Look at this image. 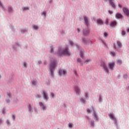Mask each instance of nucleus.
I'll return each instance as SVG.
<instances>
[{
    "label": "nucleus",
    "mask_w": 129,
    "mask_h": 129,
    "mask_svg": "<svg viewBox=\"0 0 129 129\" xmlns=\"http://www.w3.org/2000/svg\"><path fill=\"white\" fill-rule=\"evenodd\" d=\"M69 49L68 46H66L64 48H62V50L61 48L58 49V55L61 56V55H66V56H70L71 53L69 51Z\"/></svg>",
    "instance_id": "obj_1"
},
{
    "label": "nucleus",
    "mask_w": 129,
    "mask_h": 129,
    "mask_svg": "<svg viewBox=\"0 0 129 129\" xmlns=\"http://www.w3.org/2000/svg\"><path fill=\"white\" fill-rule=\"evenodd\" d=\"M51 62L49 65V69L51 71V76H53L54 75V74H53V72H54V70H55V68L57 66V62H56V60H55V59L53 58L51 59Z\"/></svg>",
    "instance_id": "obj_2"
},
{
    "label": "nucleus",
    "mask_w": 129,
    "mask_h": 129,
    "mask_svg": "<svg viewBox=\"0 0 129 129\" xmlns=\"http://www.w3.org/2000/svg\"><path fill=\"white\" fill-rule=\"evenodd\" d=\"M41 94L42 95V96L44 98V99H45V100H48V99H49V97L48 96V93H47L46 92V91H43L42 92H41Z\"/></svg>",
    "instance_id": "obj_3"
},
{
    "label": "nucleus",
    "mask_w": 129,
    "mask_h": 129,
    "mask_svg": "<svg viewBox=\"0 0 129 129\" xmlns=\"http://www.w3.org/2000/svg\"><path fill=\"white\" fill-rule=\"evenodd\" d=\"M101 67H103V69L106 73H108L109 72L107 67H106V64H105L104 62H102L101 64Z\"/></svg>",
    "instance_id": "obj_4"
},
{
    "label": "nucleus",
    "mask_w": 129,
    "mask_h": 129,
    "mask_svg": "<svg viewBox=\"0 0 129 129\" xmlns=\"http://www.w3.org/2000/svg\"><path fill=\"white\" fill-rule=\"evenodd\" d=\"M108 66L109 69H110V70H113V68L114 67V66H115V62H109L108 64Z\"/></svg>",
    "instance_id": "obj_5"
},
{
    "label": "nucleus",
    "mask_w": 129,
    "mask_h": 129,
    "mask_svg": "<svg viewBox=\"0 0 129 129\" xmlns=\"http://www.w3.org/2000/svg\"><path fill=\"white\" fill-rule=\"evenodd\" d=\"M110 118H111V119H112V120H114V122H115V123H116V118H115L114 117V116L113 115V113H111L110 114H108Z\"/></svg>",
    "instance_id": "obj_6"
},
{
    "label": "nucleus",
    "mask_w": 129,
    "mask_h": 129,
    "mask_svg": "<svg viewBox=\"0 0 129 129\" xmlns=\"http://www.w3.org/2000/svg\"><path fill=\"white\" fill-rule=\"evenodd\" d=\"M108 1H109V3L110 5H111L112 8H113L114 9H115V4H114V3H113L114 0H108ZM107 1H108V0H104V2H106Z\"/></svg>",
    "instance_id": "obj_7"
},
{
    "label": "nucleus",
    "mask_w": 129,
    "mask_h": 129,
    "mask_svg": "<svg viewBox=\"0 0 129 129\" xmlns=\"http://www.w3.org/2000/svg\"><path fill=\"white\" fill-rule=\"evenodd\" d=\"M123 13L126 15V16H129V10H128L127 8L124 7L123 8Z\"/></svg>",
    "instance_id": "obj_8"
},
{
    "label": "nucleus",
    "mask_w": 129,
    "mask_h": 129,
    "mask_svg": "<svg viewBox=\"0 0 129 129\" xmlns=\"http://www.w3.org/2000/svg\"><path fill=\"white\" fill-rule=\"evenodd\" d=\"M75 90L76 92L77 95H79V94H80L81 90H80V89L79 88V87H75Z\"/></svg>",
    "instance_id": "obj_9"
},
{
    "label": "nucleus",
    "mask_w": 129,
    "mask_h": 129,
    "mask_svg": "<svg viewBox=\"0 0 129 129\" xmlns=\"http://www.w3.org/2000/svg\"><path fill=\"white\" fill-rule=\"evenodd\" d=\"M84 19L87 27H88V25H89V20H88V18H87L86 16H84Z\"/></svg>",
    "instance_id": "obj_10"
},
{
    "label": "nucleus",
    "mask_w": 129,
    "mask_h": 129,
    "mask_svg": "<svg viewBox=\"0 0 129 129\" xmlns=\"http://www.w3.org/2000/svg\"><path fill=\"white\" fill-rule=\"evenodd\" d=\"M59 74L60 76H62L63 75H65V74H66V71L64 70H60L59 71Z\"/></svg>",
    "instance_id": "obj_11"
},
{
    "label": "nucleus",
    "mask_w": 129,
    "mask_h": 129,
    "mask_svg": "<svg viewBox=\"0 0 129 129\" xmlns=\"http://www.w3.org/2000/svg\"><path fill=\"white\" fill-rule=\"evenodd\" d=\"M39 105L40 107L42 108L43 110H46V106H45V104H44L42 102H39Z\"/></svg>",
    "instance_id": "obj_12"
},
{
    "label": "nucleus",
    "mask_w": 129,
    "mask_h": 129,
    "mask_svg": "<svg viewBox=\"0 0 129 129\" xmlns=\"http://www.w3.org/2000/svg\"><path fill=\"white\" fill-rule=\"evenodd\" d=\"M115 17H116V19H121V18H122L123 17V16H122V15H121V14H120L119 13H117L116 14Z\"/></svg>",
    "instance_id": "obj_13"
},
{
    "label": "nucleus",
    "mask_w": 129,
    "mask_h": 129,
    "mask_svg": "<svg viewBox=\"0 0 129 129\" xmlns=\"http://www.w3.org/2000/svg\"><path fill=\"white\" fill-rule=\"evenodd\" d=\"M88 34H89V29H84V35L85 36H87V35H88Z\"/></svg>",
    "instance_id": "obj_14"
},
{
    "label": "nucleus",
    "mask_w": 129,
    "mask_h": 129,
    "mask_svg": "<svg viewBox=\"0 0 129 129\" xmlns=\"http://www.w3.org/2000/svg\"><path fill=\"white\" fill-rule=\"evenodd\" d=\"M117 45L118 46V48H120L122 47V44H121V42L119 41H116Z\"/></svg>",
    "instance_id": "obj_15"
},
{
    "label": "nucleus",
    "mask_w": 129,
    "mask_h": 129,
    "mask_svg": "<svg viewBox=\"0 0 129 129\" xmlns=\"http://www.w3.org/2000/svg\"><path fill=\"white\" fill-rule=\"evenodd\" d=\"M111 27H115L116 26V21H113L110 23Z\"/></svg>",
    "instance_id": "obj_16"
},
{
    "label": "nucleus",
    "mask_w": 129,
    "mask_h": 129,
    "mask_svg": "<svg viewBox=\"0 0 129 129\" xmlns=\"http://www.w3.org/2000/svg\"><path fill=\"white\" fill-rule=\"evenodd\" d=\"M97 24H99V25H103V21L99 19L97 20Z\"/></svg>",
    "instance_id": "obj_17"
},
{
    "label": "nucleus",
    "mask_w": 129,
    "mask_h": 129,
    "mask_svg": "<svg viewBox=\"0 0 129 129\" xmlns=\"http://www.w3.org/2000/svg\"><path fill=\"white\" fill-rule=\"evenodd\" d=\"M84 52V50L82 49L80 52V57L82 58V59H84V55L83 52Z\"/></svg>",
    "instance_id": "obj_18"
},
{
    "label": "nucleus",
    "mask_w": 129,
    "mask_h": 129,
    "mask_svg": "<svg viewBox=\"0 0 129 129\" xmlns=\"http://www.w3.org/2000/svg\"><path fill=\"white\" fill-rule=\"evenodd\" d=\"M32 84L33 85H37V80L34 79L32 81Z\"/></svg>",
    "instance_id": "obj_19"
},
{
    "label": "nucleus",
    "mask_w": 129,
    "mask_h": 129,
    "mask_svg": "<svg viewBox=\"0 0 129 129\" xmlns=\"http://www.w3.org/2000/svg\"><path fill=\"white\" fill-rule=\"evenodd\" d=\"M94 118L95 119H96V120H97L98 118H97V115L96 114V113H95V111H94Z\"/></svg>",
    "instance_id": "obj_20"
},
{
    "label": "nucleus",
    "mask_w": 129,
    "mask_h": 129,
    "mask_svg": "<svg viewBox=\"0 0 129 129\" xmlns=\"http://www.w3.org/2000/svg\"><path fill=\"white\" fill-rule=\"evenodd\" d=\"M111 56H112V57H114V56H115V52H114V51H111L110 53Z\"/></svg>",
    "instance_id": "obj_21"
},
{
    "label": "nucleus",
    "mask_w": 129,
    "mask_h": 129,
    "mask_svg": "<svg viewBox=\"0 0 129 129\" xmlns=\"http://www.w3.org/2000/svg\"><path fill=\"white\" fill-rule=\"evenodd\" d=\"M22 10H23V11H29L30 9L29 8V7H23Z\"/></svg>",
    "instance_id": "obj_22"
},
{
    "label": "nucleus",
    "mask_w": 129,
    "mask_h": 129,
    "mask_svg": "<svg viewBox=\"0 0 129 129\" xmlns=\"http://www.w3.org/2000/svg\"><path fill=\"white\" fill-rule=\"evenodd\" d=\"M8 11L9 12V13H12V12H13V8L9 7L8 8Z\"/></svg>",
    "instance_id": "obj_23"
},
{
    "label": "nucleus",
    "mask_w": 129,
    "mask_h": 129,
    "mask_svg": "<svg viewBox=\"0 0 129 129\" xmlns=\"http://www.w3.org/2000/svg\"><path fill=\"white\" fill-rule=\"evenodd\" d=\"M33 28L34 30H38V29H39V27H38L37 25L33 26Z\"/></svg>",
    "instance_id": "obj_24"
},
{
    "label": "nucleus",
    "mask_w": 129,
    "mask_h": 129,
    "mask_svg": "<svg viewBox=\"0 0 129 129\" xmlns=\"http://www.w3.org/2000/svg\"><path fill=\"white\" fill-rule=\"evenodd\" d=\"M117 64H118L119 65H121L122 61H121V60H117Z\"/></svg>",
    "instance_id": "obj_25"
},
{
    "label": "nucleus",
    "mask_w": 129,
    "mask_h": 129,
    "mask_svg": "<svg viewBox=\"0 0 129 129\" xmlns=\"http://www.w3.org/2000/svg\"><path fill=\"white\" fill-rule=\"evenodd\" d=\"M90 59H87L85 61V64H88V63H89V62H90Z\"/></svg>",
    "instance_id": "obj_26"
},
{
    "label": "nucleus",
    "mask_w": 129,
    "mask_h": 129,
    "mask_svg": "<svg viewBox=\"0 0 129 129\" xmlns=\"http://www.w3.org/2000/svg\"><path fill=\"white\" fill-rule=\"evenodd\" d=\"M82 42L84 44H86V43H87V40L86 39H83Z\"/></svg>",
    "instance_id": "obj_27"
},
{
    "label": "nucleus",
    "mask_w": 129,
    "mask_h": 129,
    "mask_svg": "<svg viewBox=\"0 0 129 129\" xmlns=\"http://www.w3.org/2000/svg\"><path fill=\"white\" fill-rule=\"evenodd\" d=\"M77 61L78 62H79V63H80L81 64L82 63V61L81 60V58H78Z\"/></svg>",
    "instance_id": "obj_28"
},
{
    "label": "nucleus",
    "mask_w": 129,
    "mask_h": 129,
    "mask_svg": "<svg viewBox=\"0 0 129 129\" xmlns=\"http://www.w3.org/2000/svg\"><path fill=\"white\" fill-rule=\"evenodd\" d=\"M121 35L122 36H124V35H125V31H124V30H122L121 32Z\"/></svg>",
    "instance_id": "obj_29"
},
{
    "label": "nucleus",
    "mask_w": 129,
    "mask_h": 129,
    "mask_svg": "<svg viewBox=\"0 0 129 129\" xmlns=\"http://www.w3.org/2000/svg\"><path fill=\"white\" fill-rule=\"evenodd\" d=\"M85 96L87 98H89V95H88V93H85Z\"/></svg>",
    "instance_id": "obj_30"
},
{
    "label": "nucleus",
    "mask_w": 129,
    "mask_h": 129,
    "mask_svg": "<svg viewBox=\"0 0 129 129\" xmlns=\"http://www.w3.org/2000/svg\"><path fill=\"white\" fill-rule=\"evenodd\" d=\"M28 108H29L30 111H32V106H31V105H29L28 106Z\"/></svg>",
    "instance_id": "obj_31"
},
{
    "label": "nucleus",
    "mask_w": 129,
    "mask_h": 129,
    "mask_svg": "<svg viewBox=\"0 0 129 129\" xmlns=\"http://www.w3.org/2000/svg\"><path fill=\"white\" fill-rule=\"evenodd\" d=\"M28 66V64H27V62H24L23 66L25 68H27V66Z\"/></svg>",
    "instance_id": "obj_32"
},
{
    "label": "nucleus",
    "mask_w": 129,
    "mask_h": 129,
    "mask_svg": "<svg viewBox=\"0 0 129 129\" xmlns=\"http://www.w3.org/2000/svg\"><path fill=\"white\" fill-rule=\"evenodd\" d=\"M0 7H1V8L3 9V10L5 9V7L4 6V5H3V4H2V3L1 2H0Z\"/></svg>",
    "instance_id": "obj_33"
},
{
    "label": "nucleus",
    "mask_w": 129,
    "mask_h": 129,
    "mask_svg": "<svg viewBox=\"0 0 129 129\" xmlns=\"http://www.w3.org/2000/svg\"><path fill=\"white\" fill-rule=\"evenodd\" d=\"M81 102H83V103H85V100H84L83 98L81 99Z\"/></svg>",
    "instance_id": "obj_34"
},
{
    "label": "nucleus",
    "mask_w": 129,
    "mask_h": 129,
    "mask_svg": "<svg viewBox=\"0 0 129 129\" xmlns=\"http://www.w3.org/2000/svg\"><path fill=\"white\" fill-rule=\"evenodd\" d=\"M104 37H105L106 38L107 37V36H108V34H107V33H106V32H105L104 33Z\"/></svg>",
    "instance_id": "obj_35"
},
{
    "label": "nucleus",
    "mask_w": 129,
    "mask_h": 129,
    "mask_svg": "<svg viewBox=\"0 0 129 129\" xmlns=\"http://www.w3.org/2000/svg\"><path fill=\"white\" fill-rule=\"evenodd\" d=\"M108 23H109V21H108V19H106V25H108Z\"/></svg>",
    "instance_id": "obj_36"
},
{
    "label": "nucleus",
    "mask_w": 129,
    "mask_h": 129,
    "mask_svg": "<svg viewBox=\"0 0 129 129\" xmlns=\"http://www.w3.org/2000/svg\"><path fill=\"white\" fill-rule=\"evenodd\" d=\"M69 43H70V45H72V46H73V45H74V43L72 42V41H69Z\"/></svg>",
    "instance_id": "obj_37"
},
{
    "label": "nucleus",
    "mask_w": 129,
    "mask_h": 129,
    "mask_svg": "<svg viewBox=\"0 0 129 129\" xmlns=\"http://www.w3.org/2000/svg\"><path fill=\"white\" fill-rule=\"evenodd\" d=\"M36 97L37 98H40V97H41V96L39 94H37L36 95Z\"/></svg>",
    "instance_id": "obj_38"
},
{
    "label": "nucleus",
    "mask_w": 129,
    "mask_h": 129,
    "mask_svg": "<svg viewBox=\"0 0 129 129\" xmlns=\"http://www.w3.org/2000/svg\"><path fill=\"white\" fill-rule=\"evenodd\" d=\"M7 124H8V125H10V124H11V123H10V121H9V120H8L7 121Z\"/></svg>",
    "instance_id": "obj_39"
},
{
    "label": "nucleus",
    "mask_w": 129,
    "mask_h": 129,
    "mask_svg": "<svg viewBox=\"0 0 129 129\" xmlns=\"http://www.w3.org/2000/svg\"><path fill=\"white\" fill-rule=\"evenodd\" d=\"M50 96H51V97H54V96H55V94L53 93H51Z\"/></svg>",
    "instance_id": "obj_40"
},
{
    "label": "nucleus",
    "mask_w": 129,
    "mask_h": 129,
    "mask_svg": "<svg viewBox=\"0 0 129 129\" xmlns=\"http://www.w3.org/2000/svg\"><path fill=\"white\" fill-rule=\"evenodd\" d=\"M50 52H51V53H53L54 52V49L52 47L51 48Z\"/></svg>",
    "instance_id": "obj_41"
},
{
    "label": "nucleus",
    "mask_w": 129,
    "mask_h": 129,
    "mask_svg": "<svg viewBox=\"0 0 129 129\" xmlns=\"http://www.w3.org/2000/svg\"><path fill=\"white\" fill-rule=\"evenodd\" d=\"M69 127H70L71 128H72V124L69 123Z\"/></svg>",
    "instance_id": "obj_42"
},
{
    "label": "nucleus",
    "mask_w": 129,
    "mask_h": 129,
    "mask_svg": "<svg viewBox=\"0 0 129 129\" xmlns=\"http://www.w3.org/2000/svg\"><path fill=\"white\" fill-rule=\"evenodd\" d=\"M42 15H43V16H46V12L43 11V12H42Z\"/></svg>",
    "instance_id": "obj_43"
},
{
    "label": "nucleus",
    "mask_w": 129,
    "mask_h": 129,
    "mask_svg": "<svg viewBox=\"0 0 129 129\" xmlns=\"http://www.w3.org/2000/svg\"><path fill=\"white\" fill-rule=\"evenodd\" d=\"M91 125H92L93 126H94V122L91 121Z\"/></svg>",
    "instance_id": "obj_44"
},
{
    "label": "nucleus",
    "mask_w": 129,
    "mask_h": 129,
    "mask_svg": "<svg viewBox=\"0 0 129 129\" xmlns=\"http://www.w3.org/2000/svg\"><path fill=\"white\" fill-rule=\"evenodd\" d=\"M102 43L104 44V45L106 46L107 47V45H106V43L104 41H102Z\"/></svg>",
    "instance_id": "obj_45"
},
{
    "label": "nucleus",
    "mask_w": 129,
    "mask_h": 129,
    "mask_svg": "<svg viewBox=\"0 0 129 129\" xmlns=\"http://www.w3.org/2000/svg\"><path fill=\"white\" fill-rule=\"evenodd\" d=\"M108 13H109V14H110V15H111V14L113 13L112 11H111L110 10H109V11H108Z\"/></svg>",
    "instance_id": "obj_46"
},
{
    "label": "nucleus",
    "mask_w": 129,
    "mask_h": 129,
    "mask_svg": "<svg viewBox=\"0 0 129 129\" xmlns=\"http://www.w3.org/2000/svg\"><path fill=\"white\" fill-rule=\"evenodd\" d=\"M87 111L88 112V113H90V110L88 108L87 109Z\"/></svg>",
    "instance_id": "obj_47"
},
{
    "label": "nucleus",
    "mask_w": 129,
    "mask_h": 129,
    "mask_svg": "<svg viewBox=\"0 0 129 129\" xmlns=\"http://www.w3.org/2000/svg\"><path fill=\"white\" fill-rule=\"evenodd\" d=\"M77 30H78V33H80V31H81L80 29L78 28V29H77Z\"/></svg>",
    "instance_id": "obj_48"
},
{
    "label": "nucleus",
    "mask_w": 129,
    "mask_h": 129,
    "mask_svg": "<svg viewBox=\"0 0 129 129\" xmlns=\"http://www.w3.org/2000/svg\"><path fill=\"white\" fill-rule=\"evenodd\" d=\"M118 7H119V8H120V9H121V8H122V6L120 4L118 5Z\"/></svg>",
    "instance_id": "obj_49"
},
{
    "label": "nucleus",
    "mask_w": 129,
    "mask_h": 129,
    "mask_svg": "<svg viewBox=\"0 0 129 129\" xmlns=\"http://www.w3.org/2000/svg\"><path fill=\"white\" fill-rule=\"evenodd\" d=\"M114 48L115 50H116V46L115 45V44H114Z\"/></svg>",
    "instance_id": "obj_50"
},
{
    "label": "nucleus",
    "mask_w": 129,
    "mask_h": 129,
    "mask_svg": "<svg viewBox=\"0 0 129 129\" xmlns=\"http://www.w3.org/2000/svg\"><path fill=\"white\" fill-rule=\"evenodd\" d=\"M12 117L14 119H16V116L15 115H13Z\"/></svg>",
    "instance_id": "obj_51"
},
{
    "label": "nucleus",
    "mask_w": 129,
    "mask_h": 129,
    "mask_svg": "<svg viewBox=\"0 0 129 129\" xmlns=\"http://www.w3.org/2000/svg\"><path fill=\"white\" fill-rule=\"evenodd\" d=\"M39 64H42V61L40 60L38 61Z\"/></svg>",
    "instance_id": "obj_52"
},
{
    "label": "nucleus",
    "mask_w": 129,
    "mask_h": 129,
    "mask_svg": "<svg viewBox=\"0 0 129 129\" xmlns=\"http://www.w3.org/2000/svg\"><path fill=\"white\" fill-rule=\"evenodd\" d=\"M3 122V120L2 119H0V123H2Z\"/></svg>",
    "instance_id": "obj_53"
},
{
    "label": "nucleus",
    "mask_w": 129,
    "mask_h": 129,
    "mask_svg": "<svg viewBox=\"0 0 129 129\" xmlns=\"http://www.w3.org/2000/svg\"><path fill=\"white\" fill-rule=\"evenodd\" d=\"M127 32L128 33H129V28H128V29H127Z\"/></svg>",
    "instance_id": "obj_54"
},
{
    "label": "nucleus",
    "mask_w": 129,
    "mask_h": 129,
    "mask_svg": "<svg viewBox=\"0 0 129 129\" xmlns=\"http://www.w3.org/2000/svg\"><path fill=\"white\" fill-rule=\"evenodd\" d=\"M8 95L9 96H11V94L10 93L8 94Z\"/></svg>",
    "instance_id": "obj_55"
},
{
    "label": "nucleus",
    "mask_w": 129,
    "mask_h": 129,
    "mask_svg": "<svg viewBox=\"0 0 129 129\" xmlns=\"http://www.w3.org/2000/svg\"><path fill=\"white\" fill-rule=\"evenodd\" d=\"M3 113L5 114V111H3Z\"/></svg>",
    "instance_id": "obj_56"
},
{
    "label": "nucleus",
    "mask_w": 129,
    "mask_h": 129,
    "mask_svg": "<svg viewBox=\"0 0 129 129\" xmlns=\"http://www.w3.org/2000/svg\"><path fill=\"white\" fill-rule=\"evenodd\" d=\"M75 74H76V75L77 74H76V71L75 72Z\"/></svg>",
    "instance_id": "obj_57"
},
{
    "label": "nucleus",
    "mask_w": 129,
    "mask_h": 129,
    "mask_svg": "<svg viewBox=\"0 0 129 129\" xmlns=\"http://www.w3.org/2000/svg\"><path fill=\"white\" fill-rule=\"evenodd\" d=\"M7 103L9 102V101L7 100Z\"/></svg>",
    "instance_id": "obj_58"
}]
</instances>
